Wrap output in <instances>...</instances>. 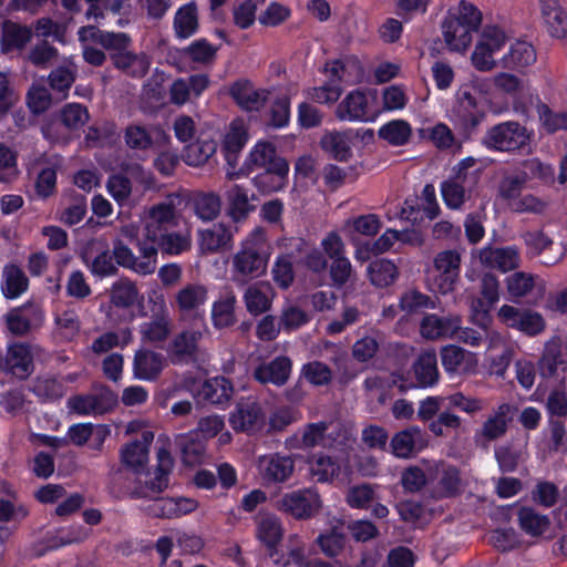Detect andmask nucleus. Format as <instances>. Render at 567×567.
Here are the masks:
<instances>
[{"label":"nucleus","mask_w":567,"mask_h":567,"mask_svg":"<svg viewBox=\"0 0 567 567\" xmlns=\"http://www.w3.org/2000/svg\"><path fill=\"white\" fill-rule=\"evenodd\" d=\"M477 182L472 176L454 174L441 184V195L450 209H461L471 198L472 189Z\"/></svg>","instance_id":"obj_16"},{"label":"nucleus","mask_w":567,"mask_h":567,"mask_svg":"<svg viewBox=\"0 0 567 567\" xmlns=\"http://www.w3.org/2000/svg\"><path fill=\"white\" fill-rule=\"evenodd\" d=\"M148 454L144 444H140L138 440H134L125 444L121 449V462L135 474L144 472Z\"/></svg>","instance_id":"obj_49"},{"label":"nucleus","mask_w":567,"mask_h":567,"mask_svg":"<svg viewBox=\"0 0 567 567\" xmlns=\"http://www.w3.org/2000/svg\"><path fill=\"white\" fill-rule=\"evenodd\" d=\"M457 105L454 109L456 116L464 127L473 128L483 118V113L477 109V101L468 87L462 86L456 93Z\"/></svg>","instance_id":"obj_34"},{"label":"nucleus","mask_w":567,"mask_h":567,"mask_svg":"<svg viewBox=\"0 0 567 567\" xmlns=\"http://www.w3.org/2000/svg\"><path fill=\"white\" fill-rule=\"evenodd\" d=\"M530 141L528 130L516 121H506L489 127L484 137L483 145L492 151H519Z\"/></svg>","instance_id":"obj_8"},{"label":"nucleus","mask_w":567,"mask_h":567,"mask_svg":"<svg viewBox=\"0 0 567 567\" xmlns=\"http://www.w3.org/2000/svg\"><path fill=\"white\" fill-rule=\"evenodd\" d=\"M477 257L484 267L498 269L503 272L517 268L520 260L515 247H485L477 251Z\"/></svg>","instance_id":"obj_26"},{"label":"nucleus","mask_w":567,"mask_h":567,"mask_svg":"<svg viewBox=\"0 0 567 567\" xmlns=\"http://www.w3.org/2000/svg\"><path fill=\"white\" fill-rule=\"evenodd\" d=\"M166 364L162 353L146 348L137 350L133 359V373L136 379L152 381L158 378Z\"/></svg>","instance_id":"obj_25"},{"label":"nucleus","mask_w":567,"mask_h":567,"mask_svg":"<svg viewBox=\"0 0 567 567\" xmlns=\"http://www.w3.org/2000/svg\"><path fill=\"white\" fill-rule=\"evenodd\" d=\"M208 300V289L203 284H186L174 296V305L181 319L193 318L202 321L200 309Z\"/></svg>","instance_id":"obj_11"},{"label":"nucleus","mask_w":567,"mask_h":567,"mask_svg":"<svg viewBox=\"0 0 567 567\" xmlns=\"http://www.w3.org/2000/svg\"><path fill=\"white\" fill-rule=\"evenodd\" d=\"M340 121L364 122L369 118V99L361 90L351 91L336 107Z\"/></svg>","instance_id":"obj_24"},{"label":"nucleus","mask_w":567,"mask_h":567,"mask_svg":"<svg viewBox=\"0 0 567 567\" xmlns=\"http://www.w3.org/2000/svg\"><path fill=\"white\" fill-rule=\"evenodd\" d=\"M83 259L91 272L99 277L113 276L117 268L113 262V255L107 245L101 240H92L83 252Z\"/></svg>","instance_id":"obj_20"},{"label":"nucleus","mask_w":567,"mask_h":567,"mask_svg":"<svg viewBox=\"0 0 567 567\" xmlns=\"http://www.w3.org/2000/svg\"><path fill=\"white\" fill-rule=\"evenodd\" d=\"M380 228V218L375 214H367L344 220L342 231L351 240H355L357 235L373 237L379 233Z\"/></svg>","instance_id":"obj_40"},{"label":"nucleus","mask_w":567,"mask_h":567,"mask_svg":"<svg viewBox=\"0 0 567 567\" xmlns=\"http://www.w3.org/2000/svg\"><path fill=\"white\" fill-rule=\"evenodd\" d=\"M158 464L154 470V477L145 481L144 485L135 489L134 495L141 498H152L144 507V512L154 518L172 519L194 512L198 503L188 497H153L164 492L169 484V473L173 461L169 452L161 449L157 453Z\"/></svg>","instance_id":"obj_1"},{"label":"nucleus","mask_w":567,"mask_h":567,"mask_svg":"<svg viewBox=\"0 0 567 567\" xmlns=\"http://www.w3.org/2000/svg\"><path fill=\"white\" fill-rule=\"evenodd\" d=\"M415 378L422 386H434L439 379L437 359L434 350L422 352L414 365Z\"/></svg>","instance_id":"obj_44"},{"label":"nucleus","mask_w":567,"mask_h":567,"mask_svg":"<svg viewBox=\"0 0 567 567\" xmlns=\"http://www.w3.org/2000/svg\"><path fill=\"white\" fill-rule=\"evenodd\" d=\"M0 369L19 379H25L33 370L32 355L29 347L14 343L8 347L6 353L0 352Z\"/></svg>","instance_id":"obj_17"},{"label":"nucleus","mask_w":567,"mask_h":567,"mask_svg":"<svg viewBox=\"0 0 567 567\" xmlns=\"http://www.w3.org/2000/svg\"><path fill=\"white\" fill-rule=\"evenodd\" d=\"M29 279L23 269L14 264H8L2 270L1 291L8 299H14L27 291Z\"/></svg>","instance_id":"obj_35"},{"label":"nucleus","mask_w":567,"mask_h":567,"mask_svg":"<svg viewBox=\"0 0 567 567\" xmlns=\"http://www.w3.org/2000/svg\"><path fill=\"white\" fill-rule=\"evenodd\" d=\"M151 319L140 326L142 340L147 343L164 342L171 334V317L166 300L159 295L150 300Z\"/></svg>","instance_id":"obj_10"},{"label":"nucleus","mask_w":567,"mask_h":567,"mask_svg":"<svg viewBox=\"0 0 567 567\" xmlns=\"http://www.w3.org/2000/svg\"><path fill=\"white\" fill-rule=\"evenodd\" d=\"M271 247L262 227H255L239 243L230 257V276L234 284L244 286L266 275Z\"/></svg>","instance_id":"obj_2"},{"label":"nucleus","mask_w":567,"mask_h":567,"mask_svg":"<svg viewBox=\"0 0 567 567\" xmlns=\"http://www.w3.org/2000/svg\"><path fill=\"white\" fill-rule=\"evenodd\" d=\"M289 164L279 162L274 168H266L252 179L254 185L262 194L281 190L288 182Z\"/></svg>","instance_id":"obj_32"},{"label":"nucleus","mask_w":567,"mask_h":567,"mask_svg":"<svg viewBox=\"0 0 567 567\" xmlns=\"http://www.w3.org/2000/svg\"><path fill=\"white\" fill-rule=\"evenodd\" d=\"M390 446L396 457L409 458L427 446L426 434L419 426H409L393 435Z\"/></svg>","instance_id":"obj_18"},{"label":"nucleus","mask_w":567,"mask_h":567,"mask_svg":"<svg viewBox=\"0 0 567 567\" xmlns=\"http://www.w3.org/2000/svg\"><path fill=\"white\" fill-rule=\"evenodd\" d=\"M295 461L290 456L274 454L269 457L262 476L267 482H286L293 473Z\"/></svg>","instance_id":"obj_46"},{"label":"nucleus","mask_w":567,"mask_h":567,"mask_svg":"<svg viewBox=\"0 0 567 567\" xmlns=\"http://www.w3.org/2000/svg\"><path fill=\"white\" fill-rule=\"evenodd\" d=\"M194 214L203 221L216 219L221 210V198L214 192H197L193 195Z\"/></svg>","instance_id":"obj_37"},{"label":"nucleus","mask_w":567,"mask_h":567,"mask_svg":"<svg viewBox=\"0 0 567 567\" xmlns=\"http://www.w3.org/2000/svg\"><path fill=\"white\" fill-rule=\"evenodd\" d=\"M181 197L177 194H169L164 202L151 206L143 219V239L150 244L157 236L174 228L179 223L177 205Z\"/></svg>","instance_id":"obj_7"},{"label":"nucleus","mask_w":567,"mask_h":567,"mask_svg":"<svg viewBox=\"0 0 567 567\" xmlns=\"http://www.w3.org/2000/svg\"><path fill=\"white\" fill-rule=\"evenodd\" d=\"M536 61V53L532 44L516 42L502 59L501 65L505 69H518L530 65Z\"/></svg>","instance_id":"obj_48"},{"label":"nucleus","mask_w":567,"mask_h":567,"mask_svg":"<svg viewBox=\"0 0 567 567\" xmlns=\"http://www.w3.org/2000/svg\"><path fill=\"white\" fill-rule=\"evenodd\" d=\"M151 246L156 249V256L158 250H162L168 255H179L184 251H188L192 248V233L189 229L184 231H166L156 239L150 241Z\"/></svg>","instance_id":"obj_33"},{"label":"nucleus","mask_w":567,"mask_h":567,"mask_svg":"<svg viewBox=\"0 0 567 567\" xmlns=\"http://www.w3.org/2000/svg\"><path fill=\"white\" fill-rule=\"evenodd\" d=\"M274 506L278 512L302 522L319 514L322 501L316 489L305 487L284 493L275 501Z\"/></svg>","instance_id":"obj_6"},{"label":"nucleus","mask_w":567,"mask_h":567,"mask_svg":"<svg viewBox=\"0 0 567 567\" xmlns=\"http://www.w3.org/2000/svg\"><path fill=\"white\" fill-rule=\"evenodd\" d=\"M517 518L520 529L530 536L543 535L550 525L547 515L539 514L528 506H522L518 509Z\"/></svg>","instance_id":"obj_47"},{"label":"nucleus","mask_w":567,"mask_h":567,"mask_svg":"<svg viewBox=\"0 0 567 567\" xmlns=\"http://www.w3.org/2000/svg\"><path fill=\"white\" fill-rule=\"evenodd\" d=\"M481 23V11L472 3L461 1L455 9L449 12L442 23L443 39L449 50L466 51Z\"/></svg>","instance_id":"obj_3"},{"label":"nucleus","mask_w":567,"mask_h":567,"mask_svg":"<svg viewBox=\"0 0 567 567\" xmlns=\"http://www.w3.org/2000/svg\"><path fill=\"white\" fill-rule=\"evenodd\" d=\"M117 392H87L71 396L68 408L78 415L104 414L117 403Z\"/></svg>","instance_id":"obj_12"},{"label":"nucleus","mask_w":567,"mask_h":567,"mask_svg":"<svg viewBox=\"0 0 567 567\" xmlns=\"http://www.w3.org/2000/svg\"><path fill=\"white\" fill-rule=\"evenodd\" d=\"M237 298L234 291L228 290L221 295L212 308V319L216 328H227L236 322L235 307Z\"/></svg>","instance_id":"obj_38"},{"label":"nucleus","mask_w":567,"mask_h":567,"mask_svg":"<svg viewBox=\"0 0 567 567\" xmlns=\"http://www.w3.org/2000/svg\"><path fill=\"white\" fill-rule=\"evenodd\" d=\"M228 200V215L235 221L239 223L254 210L249 204L248 190L240 185H233L226 193Z\"/></svg>","instance_id":"obj_42"},{"label":"nucleus","mask_w":567,"mask_h":567,"mask_svg":"<svg viewBox=\"0 0 567 567\" xmlns=\"http://www.w3.org/2000/svg\"><path fill=\"white\" fill-rule=\"evenodd\" d=\"M32 39V28L11 20L1 27L0 49L2 53L22 51Z\"/></svg>","instance_id":"obj_27"},{"label":"nucleus","mask_w":567,"mask_h":567,"mask_svg":"<svg viewBox=\"0 0 567 567\" xmlns=\"http://www.w3.org/2000/svg\"><path fill=\"white\" fill-rule=\"evenodd\" d=\"M461 254L453 249L437 252L427 270V286L433 292L447 295L455 289L461 271Z\"/></svg>","instance_id":"obj_5"},{"label":"nucleus","mask_w":567,"mask_h":567,"mask_svg":"<svg viewBox=\"0 0 567 567\" xmlns=\"http://www.w3.org/2000/svg\"><path fill=\"white\" fill-rule=\"evenodd\" d=\"M523 239L533 254L543 256L545 265H555L565 256V248L561 245L555 246L543 230L526 231Z\"/></svg>","instance_id":"obj_23"},{"label":"nucleus","mask_w":567,"mask_h":567,"mask_svg":"<svg viewBox=\"0 0 567 567\" xmlns=\"http://www.w3.org/2000/svg\"><path fill=\"white\" fill-rule=\"evenodd\" d=\"M229 93L236 103L246 111L260 110L269 96L267 90H256L248 81L235 82L230 86Z\"/></svg>","instance_id":"obj_29"},{"label":"nucleus","mask_w":567,"mask_h":567,"mask_svg":"<svg viewBox=\"0 0 567 567\" xmlns=\"http://www.w3.org/2000/svg\"><path fill=\"white\" fill-rule=\"evenodd\" d=\"M234 239V231L224 223H216L198 231V247L203 255L216 254L228 249Z\"/></svg>","instance_id":"obj_21"},{"label":"nucleus","mask_w":567,"mask_h":567,"mask_svg":"<svg viewBox=\"0 0 567 567\" xmlns=\"http://www.w3.org/2000/svg\"><path fill=\"white\" fill-rule=\"evenodd\" d=\"M183 390H192L194 388H203V390H231L233 385L224 377L205 379L200 372H190L184 377L181 383Z\"/></svg>","instance_id":"obj_58"},{"label":"nucleus","mask_w":567,"mask_h":567,"mask_svg":"<svg viewBox=\"0 0 567 567\" xmlns=\"http://www.w3.org/2000/svg\"><path fill=\"white\" fill-rule=\"evenodd\" d=\"M462 324V318L458 315H449L439 317L436 315H426L420 323V333L429 340L442 338H451L455 336V331Z\"/></svg>","instance_id":"obj_22"},{"label":"nucleus","mask_w":567,"mask_h":567,"mask_svg":"<svg viewBox=\"0 0 567 567\" xmlns=\"http://www.w3.org/2000/svg\"><path fill=\"white\" fill-rule=\"evenodd\" d=\"M219 47H215L206 39L193 41L182 51L183 56L196 66H210L214 64Z\"/></svg>","instance_id":"obj_41"},{"label":"nucleus","mask_w":567,"mask_h":567,"mask_svg":"<svg viewBox=\"0 0 567 567\" xmlns=\"http://www.w3.org/2000/svg\"><path fill=\"white\" fill-rule=\"evenodd\" d=\"M200 339L199 330H185L178 333L171 343L169 358L172 362L181 363L195 359Z\"/></svg>","instance_id":"obj_30"},{"label":"nucleus","mask_w":567,"mask_h":567,"mask_svg":"<svg viewBox=\"0 0 567 567\" xmlns=\"http://www.w3.org/2000/svg\"><path fill=\"white\" fill-rule=\"evenodd\" d=\"M257 538L266 546L267 555L275 564H280L278 545L282 538V528L275 517L262 518L257 525Z\"/></svg>","instance_id":"obj_31"},{"label":"nucleus","mask_w":567,"mask_h":567,"mask_svg":"<svg viewBox=\"0 0 567 567\" xmlns=\"http://www.w3.org/2000/svg\"><path fill=\"white\" fill-rule=\"evenodd\" d=\"M368 275L372 285L382 288L392 285L399 271L391 260L377 259L369 265Z\"/></svg>","instance_id":"obj_52"},{"label":"nucleus","mask_w":567,"mask_h":567,"mask_svg":"<svg viewBox=\"0 0 567 567\" xmlns=\"http://www.w3.org/2000/svg\"><path fill=\"white\" fill-rule=\"evenodd\" d=\"M27 61L33 66L47 70L60 59V52L49 40H39L25 55Z\"/></svg>","instance_id":"obj_43"},{"label":"nucleus","mask_w":567,"mask_h":567,"mask_svg":"<svg viewBox=\"0 0 567 567\" xmlns=\"http://www.w3.org/2000/svg\"><path fill=\"white\" fill-rule=\"evenodd\" d=\"M216 143L210 140L196 141L185 146L183 159L189 166H202L215 154Z\"/></svg>","instance_id":"obj_53"},{"label":"nucleus","mask_w":567,"mask_h":567,"mask_svg":"<svg viewBox=\"0 0 567 567\" xmlns=\"http://www.w3.org/2000/svg\"><path fill=\"white\" fill-rule=\"evenodd\" d=\"M274 281L280 289H288L295 280V270L291 255H279L271 268Z\"/></svg>","instance_id":"obj_59"},{"label":"nucleus","mask_w":567,"mask_h":567,"mask_svg":"<svg viewBox=\"0 0 567 567\" xmlns=\"http://www.w3.org/2000/svg\"><path fill=\"white\" fill-rule=\"evenodd\" d=\"M110 58L115 69L134 79L143 78L151 66L150 58L143 52L135 53L126 50L113 52L110 54Z\"/></svg>","instance_id":"obj_28"},{"label":"nucleus","mask_w":567,"mask_h":567,"mask_svg":"<svg viewBox=\"0 0 567 567\" xmlns=\"http://www.w3.org/2000/svg\"><path fill=\"white\" fill-rule=\"evenodd\" d=\"M563 341L559 337L551 338L546 344L538 362L540 382L538 390H560L567 388V362L561 355Z\"/></svg>","instance_id":"obj_4"},{"label":"nucleus","mask_w":567,"mask_h":567,"mask_svg":"<svg viewBox=\"0 0 567 567\" xmlns=\"http://www.w3.org/2000/svg\"><path fill=\"white\" fill-rule=\"evenodd\" d=\"M430 485L439 498H453L461 494L462 477L455 465L444 462L430 466Z\"/></svg>","instance_id":"obj_13"},{"label":"nucleus","mask_w":567,"mask_h":567,"mask_svg":"<svg viewBox=\"0 0 567 567\" xmlns=\"http://www.w3.org/2000/svg\"><path fill=\"white\" fill-rule=\"evenodd\" d=\"M412 135L411 125L404 120H393L382 125L378 136L393 146L406 144Z\"/></svg>","instance_id":"obj_51"},{"label":"nucleus","mask_w":567,"mask_h":567,"mask_svg":"<svg viewBox=\"0 0 567 567\" xmlns=\"http://www.w3.org/2000/svg\"><path fill=\"white\" fill-rule=\"evenodd\" d=\"M266 0H238L234 6V22L240 29H247L256 20V11L264 6Z\"/></svg>","instance_id":"obj_60"},{"label":"nucleus","mask_w":567,"mask_h":567,"mask_svg":"<svg viewBox=\"0 0 567 567\" xmlns=\"http://www.w3.org/2000/svg\"><path fill=\"white\" fill-rule=\"evenodd\" d=\"M140 300L136 285L127 278H122L111 288V302L117 308H130Z\"/></svg>","instance_id":"obj_50"},{"label":"nucleus","mask_w":567,"mask_h":567,"mask_svg":"<svg viewBox=\"0 0 567 567\" xmlns=\"http://www.w3.org/2000/svg\"><path fill=\"white\" fill-rule=\"evenodd\" d=\"M316 543L327 557L333 558L343 550L346 535L340 526H332L324 533H320Z\"/></svg>","instance_id":"obj_55"},{"label":"nucleus","mask_w":567,"mask_h":567,"mask_svg":"<svg viewBox=\"0 0 567 567\" xmlns=\"http://www.w3.org/2000/svg\"><path fill=\"white\" fill-rule=\"evenodd\" d=\"M174 28L176 35L182 39L193 35L197 28V8L192 3H187L178 9L174 18Z\"/></svg>","instance_id":"obj_54"},{"label":"nucleus","mask_w":567,"mask_h":567,"mask_svg":"<svg viewBox=\"0 0 567 567\" xmlns=\"http://www.w3.org/2000/svg\"><path fill=\"white\" fill-rule=\"evenodd\" d=\"M138 256L132 249L116 239L113 245V258L121 267L127 268L138 275H151L156 270V249L143 238L137 241Z\"/></svg>","instance_id":"obj_9"},{"label":"nucleus","mask_w":567,"mask_h":567,"mask_svg":"<svg viewBox=\"0 0 567 567\" xmlns=\"http://www.w3.org/2000/svg\"><path fill=\"white\" fill-rule=\"evenodd\" d=\"M291 361L287 357H278L270 363L259 367L255 371V378L262 384L272 383L282 385L289 378Z\"/></svg>","instance_id":"obj_36"},{"label":"nucleus","mask_w":567,"mask_h":567,"mask_svg":"<svg viewBox=\"0 0 567 567\" xmlns=\"http://www.w3.org/2000/svg\"><path fill=\"white\" fill-rule=\"evenodd\" d=\"M81 330V320L74 309L58 312L54 317V337L61 342L74 340Z\"/></svg>","instance_id":"obj_39"},{"label":"nucleus","mask_w":567,"mask_h":567,"mask_svg":"<svg viewBox=\"0 0 567 567\" xmlns=\"http://www.w3.org/2000/svg\"><path fill=\"white\" fill-rule=\"evenodd\" d=\"M537 113L543 128L548 134L567 130V112H554L546 104H539Z\"/></svg>","instance_id":"obj_64"},{"label":"nucleus","mask_w":567,"mask_h":567,"mask_svg":"<svg viewBox=\"0 0 567 567\" xmlns=\"http://www.w3.org/2000/svg\"><path fill=\"white\" fill-rule=\"evenodd\" d=\"M250 162L258 168H274L279 162H287L277 155L276 148L270 143H258L250 152Z\"/></svg>","instance_id":"obj_61"},{"label":"nucleus","mask_w":567,"mask_h":567,"mask_svg":"<svg viewBox=\"0 0 567 567\" xmlns=\"http://www.w3.org/2000/svg\"><path fill=\"white\" fill-rule=\"evenodd\" d=\"M230 426L235 432L255 434L266 425V413L260 403L238 402L229 416Z\"/></svg>","instance_id":"obj_14"},{"label":"nucleus","mask_w":567,"mask_h":567,"mask_svg":"<svg viewBox=\"0 0 567 567\" xmlns=\"http://www.w3.org/2000/svg\"><path fill=\"white\" fill-rule=\"evenodd\" d=\"M126 145L132 150L146 151L156 147H166L171 143L169 135L158 126L146 128L132 124L125 128Z\"/></svg>","instance_id":"obj_15"},{"label":"nucleus","mask_w":567,"mask_h":567,"mask_svg":"<svg viewBox=\"0 0 567 567\" xmlns=\"http://www.w3.org/2000/svg\"><path fill=\"white\" fill-rule=\"evenodd\" d=\"M76 72V64L72 59H68L64 65H60L50 72L48 81L51 89L59 92L68 91L75 81Z\"/></svg>","instance_id":"obj_57"},{"label":"nucleus","mask_w":567,"mask_h":567,"mask_svg":"<svg viewBox=\"0 0 567 567\" xmlns=\"http://www.w3.org/2000/svg\"><path fill=\"white\" fill-rule=\"evenodd\" d=\"M309 465L311 478L317 483L330 482L340 470L337 461L324 454L313 456Z\"/></svg>","instance_id":"obj_56"},{"label":"nucleus","mask_w":567,"mask_h":567,"mask_svg":"<svg viewBox=\"0 0 567 567\" xmlns=\"http://www.w3.org/2000/svg\"><path fill=\"white\" fill-rule=\"evenodd\" d=\"M31 28L32 33L34 32L40 40H48V38L52 37L55 41L62 44L65 43V27L49 17H42L35 20Z\"/></svg>","instance_id":"obj_62"},{"label":"nucleus","mask_w":567,"mask_h":567,"mask_svg":"<svg viewBox=\"0 0 567 567\" xmlns=\"http://www.w3.org/2000/svg\"><path fill=\"white\" fill-rule=\"evenodd\" d=\"M301 378L312 386H324L330 382L332 372L326 363L311 361L302 365Z\"/></svg>","instance_id":"obj_63"},{"label":"nucleus","mask_w":567,"mask_h":567,"mask_svg":"<svg viewBox=\"0 0 567 567\" xmlns=\"http://www.w3.org/2000/svg\"><path fill=\"white\" fill-rule=\"evenodd\" d=\"M322 150L338 161H348L352 154L350 137L346 132H328L320 140Z\"/></svg>","instance_id":"obj_45"},{"label":"nucleus","mask_w":567,"mask_h":567,"mask_svg":"<svg viewBox=\"0 0 567 567\" xmlns=\"http://www.w3.org/2000/svg\"><path fill=\"white\" fill-rule=\"evenodd\" d=\"M243 295L247 311L252 316H259L270 310L276 291L272 285L266 280L249 282Z\"/></svg>","instance_id":"obj_19"}]
</instances>
